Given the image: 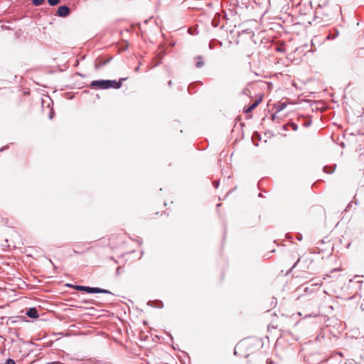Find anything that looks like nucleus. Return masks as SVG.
Masks as SVG:
<instances>
[{
    "label": "nucleus",
    "mask_w": 364,
    "mask_h": 364,
    "mask_svg": "<svg viewBox=\"0 0 364 364\" xmlns=\"http://www.w3.org/2000/svg\"><path fill=\"white\" fill-rule=\"evenodd\" d=\"M127 78H120L119 81L111 80H93L90 86L95 89L106 90L109 88L119 89L122 87V81Z\"/></svg>",
    "instance_id": "nucleus-1"
},
{
    "label": "nucleus",
    "mask_w": 364,
    "mask_h": 364,
    "mask_svg": "<svg viewBox=\"0 0 364 364\" xmlns=\"http://www.w3.org/2000/svg\"><path fill=\"white\" fill-rule=\"evenodd\" d=\"M85 292L90 293V294H95V293H102V294H111V291L107 289H100L99 287H85Z\"/></svg>",
    "instance_id": "nucleus-2"
},
{
    "label": "nucleus",
    "mask_w": 364,
    "mask_h": 364,
    "mask_svg": "<svg viewBox=\"0 0 364 364\" xmlns=\"http://www.w3.org/2000/svg\"><path fill=\"white\" fill-rule=\"evenodd\" d=\"M70 13V8L67 6H60L57 11V16L60 17H66Z\"/></svg>",
    "instance_id": "nucleus-3"
},
{
    "label": "nucleus",
    "mask_w": 364,
    "mask_h": 364,
    "mask_svg": "<svg viewBox=\"0 0 364 364\" xmlns=\"http://www.w3.org/2000/svg\"><path fill=\"white\" fill-rule=\"evenodd\" d=\"M111 59H112V58H108L107 60H103L101 58L97 59L95 61V69H99V68L105 66L111 60Z\"/></svg>",
    "instance_id": "nucleus-4"
},
{
    "label": "nucleus",
    "mask_w": 364,
    "mask_h": 364,
    "mask_svg": "<svg viewBox=\"0 0 364 364\" xmlns=\"http://www.w3.org/2000/svg\"><path fill=\"white\" fill-rule=\"evenodd\" d=\"M26 315L30 317V318H37L38 316H39V314L38 313V311L36 308L33 307V308H30L27 312H26Z\"/></svg>",
    "instance_id": "nucleus-5"
},
{
    "label": "nucleus",
    "mask_w": 364,
    "mask_h": 364,
    "mask_svg": "<svg viewBox=\"0 0 364 364\" xmlns=\"http://www.w3.org/2000/svg\"><path fill=\"white\" fill-rule=\"evenodd\" d=\"M195 61V66L197 68H200L204 65L203 58L201 55H197L193 58Z\"/></svg>",
    "instance_id": "nucleus-6"
},
{
    "label": "nucleus",
    "mask_w": 364,
    "mask_h": 364,
    "mask_svg": "<svg viewBox=\"0 0 364 364\" xmlns=\"http://www.w3.org/2000/svg\"><path fill=\"white\" fill-rule=\"evenodd\" d=\"M259 102H260V100L255 101L252 105H250L249 107H247L245 110V112L249 113V112H252L254 109H255L258 106Z\"/></svg>",
    "instance_id": "nucleus-7"
},
{
    "label": "nucleus",
    "mask_w": 364,
    "mask_h": 364,
    "mask_svg": "<svg viewBox=\"0 0 364 364\" xmlns=\"http://www.w3.org/2000/svg\"><path fill=\"white\" fill-rule=\"evenodd\" d=\"M188 33L190 35H195V34H197V33H198V32H197V27H196V26L190 27V28L188 29Z\"/></svg>",
    "instance_id": "nucleus-8"
},
{
    "label": "nucleus",
    "mask_w": 364,
    "mask_h": 364,
    "mask_svg": "<svg viewBox=\"0 0 364 364\" xmlns=\"http://www.w3.org/2000/svg\"><path fill=\"white\" fill-rule=\"evenodd\" d=\"M286 107H287V105L285 102L280 103L277 106V112H280V111L284 109Z\"/></svg>",
    "instance_id": "nucleus-9"
},
{
    "label": "nucleus",
    "mask_w": 364,
    "mask_h": 364,
    "mask_svg": "<svg viewBox=\"0 0 364 364\" xmlns=\"http://www.w3.org/2000/svg\"><path fill=\"white\" fill-rule=\"evenodd\" d=\"M45 0H32V3L35 6H40L41 5Z\"/></svg>",
    "instance_id": "nucleus-10"
},
{
    "label": "nucleus",
    "mask_w": 364,
    "mask_h": 364,
    "mask_svg": "<svg viewBox=\"0 0 364 364\" xmlns=\"http://www.w3.org/2000/svg\"><path fill=\"white\" fill-rule=\"evenodd\" d=\"M60 0H48V2L50 6H55L59 3Z\"/></svg>",
    "instance_id": "nucleus-11"
},
{
    "label": "nucleus",
    "mask_w": 364,
    "mask_h": 364,
    "mask_svg": "<svg viewBox=\"0 0 364 364\" xmlns=\"http://www.w3.org/2000/svg\"><path fill=\"white\" fill-rule=\"evenodd\" d=\"M85 286H80V285H77L75 287V289H77V290H79V291H85Z\"/></svg>",
    "instance_id": "nucleus-12"
},
{
    "label": "nucleus",
    "mask_w": 364,
    "mask_h": 364,
    "mask_svg": "<svg viewBox=\"0 0 364 364\" xmlns=\"http://www.w3.org/2000/svg\"><path fill=\"white\" fill-rule=\"evenodd\" d=\"M323 171H324L325 172L328 173H333V172L334 169H333V168H331V170H328V167H327V166H325V167L323 168Z\"/></svg>",
    "instance_id": "nucleus-13"
},
{
    "label": "nucleus",
    "mask_w": 364,
    "mask_h": 364,
    "mask_svg": "<svg viewBox=\"0 0 364 364\" xmlns=\"http://www.w3.org/2000/svg\"><path fill=\"white\" fill-rule=\"evenodd\" d=\"M291 127L293 129V130L296 131L298 129V126L295 123H291Z\"/></svg>",
    "instance_id": "nucleus-14"
},
{
    "label": "nucleus",
    "mask_w": 364,
    "mask_h": 364,
    "mask_svg": "<svg viewBox=\"0 0 364 364\" xmlns=\"http://www.w3.org/2000/svg\"><path fill=\"white\" fill-rule=\"evenodd\" d=\"M6 363V364H16L15 361L11 358L7 359Z\"/></svg>",
    "instance_id": "nucleus-15"
},
{
    "label": "nucleus",
    "mask_w": 364,
    "mask_h": 364,
    "mask_svg": "<svg viewBox=\"0 0 364 364\" xmlns=\"http://www.w3.org/2000/svg\"><path fill=\"white\" fill-rule=\"evenodd\" d=\"M53 114H54V112H53V109H50V112H49V118L50 119H53Z\"/></svg>",
    "instance_id": "nucleus-16"
},
{
    "label": "nucleus",
    "mask_w": 364,
    "mask_h": 364,
    "mask_svg": "<svg viewBox=\"0 0 364 364\" xmlns=\"http://www.w3.org/2000/svg\"><path fill=\"white\" fill-rule=\"evenodd\" d=\"M213 185L215 186V188H217L219 186V182L218 181H214L213 182Z\"/></svg>",
    "instance_id": "nucleus-17"
},
{
    "label": "nucleus",
    "mask_w": 364,
    "mask_h": 364,
    "mask_svg": "<svg viewBox=\"0 0 364 364\" xmlns=\"http://www.w3.org/2000/svg\"><path fill=\"white\" fill-rule=\"evenodd\" d=\"M338 31H336V32L333 35L331 38L333 39V38H336L338 36Z\"/></svg>",
    "instance_id": "nucleus-18"
},
{
    "label": "nucleus",
    "mask_w": 364,
    "mask_h": 364,
    "mask_svg": "<svg viewBox=\"0 0 364 364\" xmlns=\"http://www.w3.org/2000/svg\"><path fill=\"white\" fill-rule=\"evenodd\" d=\"M121 269H122V268H121L120 267H117V274H120Z\"/></svg>",
    "instance_id": "nucleus-19"
},
{
    "label": "nucleus",
    "mask_w": 364,
    "mask_h": 364,
    "mask_svg": "<svg viewBox=\"0 0 364 364\" xmlns=\"http://www.w3.org/2000/svg\"><path fill=\"white\" fill-rule=\"evenodd\" d=\"M248 91H249V90H247V89L244 90H243V94L247 95V92H248Z\"/></svg>",
    "instance_id": "nucleus-20"
},
{
    "label": "nucleus",
    "mask_w": 364,
    "mask_h": 364,
    "mask_svg": "<svg viewBox=\"0 0 364 364\" xmlns=\"http://www.w3.org/2000/svg\"><path fill=\"white\" fill-rule=\"evenodd\" d=\"M171 85H172V82H171V80L168 81V85H169V86H171Z\"/></svg>",
    "instance_id": "nucleus-21"
},
{
    "label": "nucleus",
    "mask_w": 364,
    "mask_h": 364,
    "mask_svg": "<svg viewBox=\"0 0 364 364\" xmlns=\"http://www.w3.org/2000/svg\"><path fill=\"white\" fill-rule=\"evenodd\" d=\"M299 261V259H298V261H297L295 264H294L293 267H294L296 266V264H297V262H298Z\"/></svg>",
    "instance_id": "nucleus-22"
},
{
    "label": "nucleus",
    "mask_w": 364,
    "mask_h": 364,
    "mask_svg": "<svg viewBox=\"0 0 364 364\" xmlns=\"http://www.w3.org/2000/svg\"><path fill=\"white\" fill-rule=\"evenodd\" d=\"M308 289H309L308 287H306L305 288V291H307Z\"/></svg>",
    "instance_id": "nucleus-23"
},
{
    "label": "nucleus",
    "mask_w": 364,
    "mask_h": 364,
    "mask_svg": "<svg viewBox=\"0 0 364 364\" xmlns=\"http://www.w3.org/2000/svg\"><path fill=\"white\" fill-rule=\"evenodd\" d=\"M74 252H75V253H77V254L79 253V252H77L76 250H74Z\"/></svg>",
    "instance_id": "nucleus-24"
}]
</instances>
